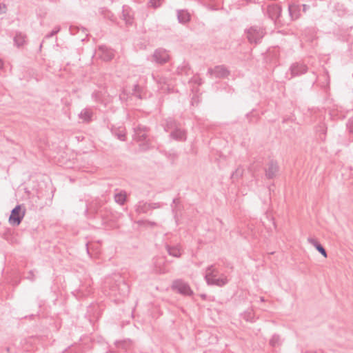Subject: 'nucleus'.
<instances>
[{
    "label": "nucleus",
    "mask_w": 353,
    "mask_h": 353,
    "mask_svg": "<svg viewBox=\"0 0 353 353\" xmlns=\"http://www.w3.org/2000/svg\"><path fill=\"white\" fill-rule=\"evenodd\" d=\"M179 203H180V201L179 199L175 198L173 199L172 204L171 205V207L172 209V212L174 213H176V211L178 210V205H179Z\"/></svg>",
    "instance_id": "nucleus-31"
},
{
    "label": "nucleus",
    "mask_w": 353,
    "mask_h": 353,
    "mask_svg": "<svg viewBox=\"0 0 353 353\" xmlns=\"http://www.w3.org/2000/svg\"><path fill=\"white\" fill-rule=\"evenodd\" d=\"M279 170V166L277 161L271 160L268 163L267 168L265 169V176L268 179H272L276 177Z\"/></svg>",
    "instance_id": "nucleus-7"
},
{
    "label": "nucleus",
    "mask_w": 353,
    "mask_h": 353,
    "mask_svg": "<svg viewBox=\"0 0 353 353\" xmlns=\"http://www.w3.org/2000/svg\"><path fill=\"white\" fill-rule=\"evenodd\" d=\"M150 224L151 225H156V223H154V222H150Z\"/></svg>",
    "instance_id": "nucleus-45"
},
{
    "label": "nucleus",
    "mask_w": 353,
    "mask_h": 353,
    "mask_svg": "<svg viewBox=\"0 0 353 353\" xmlns=\"http://www.w3.org/2000/svg\"><path fill=\"white\" fill-rule=\"evenodd\" d=\"M26 34L21 32H16L13 39L14 45L18 48L23 46L26 43Z\"/></svg>",
    "instance_id": "nucleus-17"
},
{
    "label": "nucleus",
    "mask_w": 353,
    "mask_h": 353,
    "mask_svg": "<svg viewBox=\"0 0 353 353\" xmlns=\"http://www.w3.org/2000/svg\"><path fill=\"white\" fill-rule=\"evenodd\" d=\"M110 290L113 295L119 294L125 296L129 292V286L124 279L119 276L117 279H115L114 283L110 285Z\"/></svg>",
    "instance_id": "nucleus-3"
},
{
    "label": "nucleus",
    "mask_w": 353,
    "mask_h": 353,
    "mask_svg": "<svg viewBox=\"0 0 353 353\" xmlns=\"http://www.w3.org/2000/svg\"><path fill=\"white\" fill-rule=\"evenodd\" d=\"M169 59L170 56L167 50L161 48L156 49L152 57V61L160 65L165 64Z\"/></svg>",
    "instance_id": "nucleus-6"
},
{
    "label": "nucleus",
    "mask_w": 353,
    "mask_h": 353,
    "mask_svg": "<svg viewBox=\"0 0 353 353\" xmlns=\"http://www.w3.org/2000/svg\"><path fill=\"white\" fill-rule=\"evenodd\" d=\"M149 204L150 210L160 208L163 205L162 203H149Z\"/></svg>",
    "instance_id": "nucleus-38"
},
{
    "label": "nucleus",
    "mask_w": 353,
    "mask_h": 353,
    "mask_svg": "<svg viewBox=\"0 0 353 353\" xmlns=\"http://www.w3.org/2000/svg\"><path fill=\"white\" fill-rule=\"evenodd\" d=\"M127 194L125 191L121 190L114 194V201L117 203L123 205L125 203Z\"/></svg>",
    "instance_id": "nucleus-26"
},
{
    "label": "nucleus",
    "mask_w": 353,
    "mask_h": 353,
    "mask_svg": "<svg viewBox=\"0 0 353 353\" xmlns=\"http://www.w3.org/2000/svg\"><path fill=\"white\" fill-rule=\"evenodd\" d=\"M166 250L168 251L169 255L179 258L181 255V248L179 245H165Z\"/></svg>",
    "instance_id": "nucleus-21"
},
{
    "label": "nucleus",
    "mask_w": 353,
    "mask_h": 353,
    "mask_svg": "<svg viewBox=\"0 0 353 353\" xmlns=\"http://www.w3.org/2000/svg\"><path fill=\"white\" fill-rule=\"evenodd\" d=\"M116 345L118 348L127 350L130 347L131 342L130 341H121L117 342Z\"/></svg>",
    "instance_id": "nucleus-29"
},
{
    "label": "nucleus",
    "mask_w": 353,
    "mask_h": 353,
    "mask_svg": "<svg viewBox=\"0 0 353 353\" xmlns=\"http://www.w3.org/2000/svg\"><path fill=\"white\" fill-rule=\"evenodd\" d=\"M243 174V170L241 168H237L232 174V178H238Z\"/></svg>",
    "instance_id": "nucleus-33"
},
{
    "label": "nucleus",
    "mask_w": 353,
    "mask_h": 353,
    "mask_svg": "<svg viewBox=\"0 0 353 353\" xmlns=\"http://www.w3.org/2000/svg\"><path fill=\"white\" fill-rule=\"evenodd\" d=\"M261 301H264V299L263 297L261 298Z\"/></svg>",
    "instance_id": "nucleus-48"
},
{
    "label": "nucleus",
    "mask_w": 353,
    "mask_h": 353,
    "mask_svg": "<svg viewBox=\"0 0 353 353\" xmlns=\"http://www.w3.org/2000/svg\"><path fill=\"white\" fill-rule=\"evenodd\" d=\"M81 292H82V290H79V291L77 293H78V294H79V293H81Z\"/></svg>",
    "instance_id": "nucleus-47"
},
{
    "label": "nucleus",
    "mask_w": 353,
    "mask_h": 353,
    "mask_svg": "<svg viewBox=\"0 0 353 353\" xmlns=\"http://www.w3.org/2000/svg\"><path fill=\"white\" fill-rule=\"evenodd\" d=\"M6 6L4 3H0V14L6 13Z\"/></svg>",
    "instance_id": "nucleus-39"
},
{
    "label": "nucleus",
    "mask_w": 353,
    "mask_h": 353,
    "mask_svg": "<svg viewBox=\"0 0 353 353\" xmlns=\"http://www.w3.org/2000/svg\"><path fill=\"white\" fill-rule=\"evenodd\" d=\"M3 61L0 59V69H1L3 68Z\"/></svg>",
    "instance_id": "nucleus-44"
},
{
    "label": "nucleus",
    "mask_w": 353,
    "mask_h": 353,
    "mask_svg": "<svg viewBox=\"0 0 353 353\" xmlns=\"http://www.w3.org/2000/svg\"><path fill=\"white\" fill-rule=\"evenodd\" d=\"M79 30V28H77V27H74V26H71L70 28V30L72 34H75L74 30Z\"/></svg>",
    "instance_id": "nucleus-41"
},
{
    "label": "nucleus",
    "mask_w": 353,
    "mask_h": 353,
    "mask_svg": "<svg viewBox=\"0 0 353 353\" xmlns=\"http://www.w3.org/2000/svg\"><path fill=\"white\" fill-rule=\"evenodd\" d=\"M347 128L350 134L353 135V117L348 119Z\"/></svg>",
    "instance_id": "nucleus-32"
},
{
    "label": "nucleus",
    "mask_w": 353,
    "mask_h": 353,
    "mask_svg": "<svg viewBox=\"0 0 353 353\" xmlns=\"http://www.w3.org/2000/svg\"><path fill=\"white\" fill-rule=\"evenodd\" d=\"M307 242L312 245L318 252H319L324 257H327V252L323 245L315 239L312 237L307 238Z\"/></svg>",
    "instance_id": "nucleus-19"
},
{
    "label": "nucleus",
    "mask_w": 353,
    "mask_h": 353,
    "mask_svg": "<svg viewBox=\"0 0 353 353\" xmlns=\"http://www.w3.org/2000/svg\"><path fill=\"white\" fill-rule=\"evenodd\" d=\"M133 139L137 142H143L139 144L141 151H147L151 148V142L148 136L150 128L145 125L139 124L134 127Z\"/></svg>",
    "instance_id": "nucleus-1"
},
{
    "label": "nucleus",
    "mask_w": 353,
    "mask_h": 353,
    "mask_svg": "<svg viewBox=\"0 0 353 353\" xmlns=\"http://www.w3.org/2000/svg\"><path fill=\"white\" fill-rule=\"evenodd\" d=\"M292 77H296L303 74L307 71V66L303 63H294L290 66Z\"/></svg>",
    "instance_id": "nucleus-11"
},
{
    "label": "nucleus",
    "mask_w": 353,
    "mask_h": 353,
    "mask_svg": "<svg viewBox=\"0 0 353 353\" xmlns=\"http://www.w3.org/2000/svg\"><path fill=\"white\" fill-rule=\"evenodd\" d=\"M26 210H22L21 205H17L14 208L9 217V223L11 225L18 226L25 216Z\"/></svg>",
    "instance_id": "nucleus-4"
},
{
    "label": "nucleus",
    "mask_w": 353,
    "mask_h": 353,
    "mask_svg": "<svg viewBox=\"0 0 353 353\" xmlns=\"http://www.w3.org/2000/svg\"><path fill=\"white\" fill-rule=\"evenodd\" d=\"M141 87L138 84H135L134 85L133 92L132 94L135 97H138L139 99H141Z\"/></svg>",
    "instance_id": "nucleus-30"
},
{
    "label": "nucleus",
    "mask_w": 353,
    "mask_h": 353,
    "mask_svg": "<svg viewBox=\"0 0 353 353\" xmlns=\"http://www.w3.org/2000/svg\"><path fill=\"white\" fill-rule=\"evenodd\" d=\"M152 77L159 84V90H161L163 92H169L170 88L168 85V79L165 77L159 75L155 76L154 74L152 75Z\"/></svg>",
    "instance_id": "nucleus-12"
},
{
    "label": "nucleus",
    "mask_w": 353,
    "mask_h": 353,
    "mask_svg": "<svg viewBox=\"0 0 353 353\" xmlns=\"http://www.w3.org/2000/svg\"><path fill=\"white\" fill-rule=\"evenodd\" d=\"M170 137L175 141L183 142L187 139V132L179 125L171 131Z\"/></svg>",
    "instance_id": "nucleus-9"
},
{
    "label": "nucleus",
    "mask_w": 353,
    "mask_h": 353,
    "mask_svg": "<svg viewBox=\"0 0 353 353\" xmlns=\"http://www.w3.org/2000/svg\"><path fill=\"white\" fill-rule=\"evenodd\" d=\"M172 288L179 293L185 296H191L193 294L189 284L181 279H176L174 281L172 285Z\"/></svg>",
    "instance_id": "nucleus-5"
},
{
    "label": "nucleus",
    "mask_w": 353,
    "mask_h": 353,
    "mask_svg": "<svg viewBox=\"0 0 353 353\" xmlns=\"http://www.w3.org/2000/svg\"><path fill=\"white\" fill-rule=\"evenodd\" d=\"M163 1V0H150V3L152 7L158 8L161 5Z\"/></svg>",
    "instance_id": "nucleus-35"
},
{
    "label": "nucleus",
    "mask_w": 353,
    "mask_h": 353,
    "mask_svg": "<svg viewBox=\"0 0 353 353\" xmlns=\"http://www.w3.org/2000/svg\"><path fill=\"white\" fill-rule=\"evenodd\" d=\"M193 81L198 85H201L203 83V81L199 77H194L193 78Z\"/></svg>",
    "instance_id": "nucleus-40"
},
{
    "label": "nucleus",
    "mask_w": 353,
    "mask_h": 353,
    "mask_svg": "<svg viewBox=\"0 0 353 353\" xmlns=\"http://www.w3.org/2000/svg\"><path fill=\"white\" fill-rule=\"evenodd\" d=\"M281 337L279 334H274L270 340V345L274 347L281 345Z\"/></svg>",
    "instance_id": "nucleus-28"
},
{
    "label": "nucleus",
    "mask_w": 353,
    "mask_h": 353,
    "mask_svg": "<svg viewBox=\"0 0 353 353\" xmlns=\"http://www.w3.org/2000/svg\"><path fill=\"white\" fill-rule=\"evenodd\" d=\"M190 67L189 63L183 61L180 65L177 67L176 72L179 74L181 75H189L190 74Z\"/></svg>",
    "instance_id": "nucleus-24"
},
{
    "label": "nucleus",
    "mask_w": 353,
    "mask_h": 353,
    "mask_svg": "<svg viewBox=\"0 0 353 353\" xmlns=\"http://www.w3.org/2000/svg\"><path fill=\"white\" fill-rule=\"evenodd\" d=\"M99 53L100 58L105 61H109L114 57L113 50L108 48L105 46H100L99 47Z\"/></svg>",
    "instance_id": "nucleus-10"
},
{
    "label": "nucleus",
    "mask_w": 353,
    "mask_h": 353,
    "mask_svg": "<svg viewBox=\"0 0 353 353\" xmlns=\"http://www.w3.org/2000/svg\"><path fill=\"white\" fill-rule=\"evenodd\" d=\"M26 279L30 280V281L33 282L36 279V276L34 274L33 270L29 271L28 276L26 277Z\"/></svg>",
    "instance_id": "nucleus-37"
},
{
    "label": "nucleus",
    "mask_w": 353,
    "mask_h": 353,
    "mask_svg": "<svg viewBox=\"0 0 353 353\" xmlns=\"http://www.w3.org/2000/svg\"><path fill=\"white\" fill-rule=\"evenodd\" d=\"M320 130H319V132H321V134H320V138L322 140L325 139V134H326V128H325L324 125L319 126Z\"/></svg>",
    "instance_id": "nucleus-36"
},
{
    "label": "nucleus",
    "mask_w": 353,
    "mask_h": 353,
    "mask_svg": "<svg viewBox=\"0 0 353 353\" xmlns=\"http://www.w3.org/2000/svg\"><path fill=\"white\" fill-rule=\"evenodd\" d=\"M228 282V280L226 276L222 275L221 277L212 278L208 281L206 283L209 285H216L219 287H222L226 285Z\"/></svg>",
    "instance_id": "nucleus-15"
},
{
    "label": "nucleus",
    "mask_w": 353,
    "mask_h": 353,
    "mask_svg": "<svg viewBox=\"0 0 353 353\" xmlns=\"http://www.w3.org/2000/svg\"><path fill=\"white\" fill-rule=\"evenodd\" d=\"M90 293V291H88V292L87 293H85V294H83V293H82V294H80L79 296H85L88 295Z\"/></svg>",
    "instance_id": "nucleus-43"
},
{
    "label": "nucleus",
    "mask_w": 353,
    "mask_h": 353,
    "mask_svg": "<svg viewBox=\"0 0 353 353\" xmlns=\"http://www.w3.org/2000/svg\"><path fill=\"white\" fill-rule=\"evenodd\" d=\"M59 31H60V28L59 27H57L53 30H52L50 33L46 34L45 37L46 39H49L50 37H52L53 36L57 34Z\"/></svg>",
    "instance_id": "nucleus-34"
},
{
    "label": "nucleus",
    "mask_w": 353,
    "mask_h": 353,
    "mask_svg": "<svg viewBox=\"0 0 353 353\" xmlns=\"http://www.w3.org/2000/svg\"><path fill=\"white\" fill-rule=\"evenodd\" d=\"M165 259L161 257L154 259V265L156 271L160 274H165L168 272V269L163 265Z\"/></svg>",
    "instance_id": "nucleus-16"
},
{
    "label": "nucleus",
    "mask_w": 353,
    "mask_h": 353,
    "mask_svg": "<svg viewBox=\"0 0 353 353\" xmlns=\"http://www.w3.org/2000/svg\"><path fill=\"white\" fill-rule=\"evenodd\" d=\"M208 74L216 78H224L229 75L230 72L224 65H216L214 68H209Z\"/></svg>",
    "instance_id": "nucleus-8"
},
{
    "label": "nucleus",
    "mask_w": 353,
    "mask_h": 353,
    "mask_svg": "<svg viewBox=\"0 0 353 353\" xmlns=\"http://www.w3.org/2000/svg\"><path fill=\"white\" fill-rule=\"evenodd\" d=\"M219 275V270L214 267V265H211L206 268V273L205 275V281H208L212 278H216Z\"/></svg>",
    "instance_id": "nucleus-20"
},
{
    "label": "nucleus",
    "mask_w": 353,
    "mask_h": 353,
    "mask_svg": "<svg viewBox=\"0 0 353 353\" xmlns=\"http://www.w3.org/2000/svg\"><path fill=\"white\" fill-rule=\"evenodd\" d=\"M111 132L119 140L122 141H125V139H126V130H125V127H123V126H119L118 128L112 127L111 128Z\"/></svg>",
    "instance_id": "nucleus-14"
},
{
    "label": "nucleus",
    "mask_w": 353,
    "mask_h": 353,
    "mask_svg": "<svg viewBox=\"0 0 353 353\" xmlns=\"http://www.w3.org/2000/svg\"><path fill=\"white\" fill-rule=\"evenodd\" d=\"M81 30H82V32H85V31H86L85 28H81Z\"/></svg>",
    "instance_id": "nucleus-46"
},
{
    "label": "nucleus",
    "mask_w": 353,
    "mask_h": 353,
    "mask_svg": "<svg viewBox=\"0 0 353 353\" xmlns=\"http://www.w3.org/2000/svg\"><path fill=\"white\" fill-rule=\"evenodd\" d=\"M122 19L125 21L127 25H132L133 23V17L131 14V10L128 7H123Z\"/></svg>",
    "instance_id": "nucleus-23"
},
{
    "label": "nucleus",
    "mask_w": 353,
    "mask_h": 353,
    "mask_svg": "<svg viewBox=\"0 0 353 353\" xmlns=\"http://www.w3.org/2000/svg\"><path fill=\"white\" fill-rule=\"evenodd\" d=\"M93 112L90 108L83 109L79 114V117L83 122L89 123L92 120Z\"/></svg>",
    "instance_id": "nucleus-18"
},
{
    "label": "nucleus",
    "mask_w": 353,
    "mask_h": 353,
    "mask_svg": "<svg viewBox=\"0 0 353 353\" xmlns=\"http://www.w3.org/2000/svg\"><path fill=\"white\" fill-rule=\"evenodd\" d=\"M290 15L293 20H296L300 17V10L298 6L295 5L289 6Z\"/></svg>",
    "instance_id": "nucleus-27"
},
{
    "label": "nucleus",
    "mask_w": 353,
    "mask_h": 353,
    "mask_svg": "<svg viewBox=\"0 0 353 353\" xmlns=\"http://www.w3.org/2000/svg\"><path fill=\"white\" fill-rule=\"evenodd\" d=\"M302 6H303V12H306L307 10V9L309 8V6L305 5V4H303Z\"/></svg>",
    "instance_id": "nucleus-42"
},
{
    "label": "nucleus",
    "mask_w": 353,
    "mask_h": 353,
    "mask_svg": "<svg viewBox=\"0 0 353 353\" xmlns=\"http://www.w3.org/2000/svg\"><path fill=\"white\" fill-rule=\"evenodd\" d=\"M177 18L179 23L185 24L190 20V15L187 11L178 10Z\"/></svg>",
    "instance_id": "nucleus-25"
},
{
    "label": "nucleus",
    "mask_w": 353,
    "mask_h": 353,
    "mask_svg": "<svg viewBox=\"0 0 353 353\" xmlns=\"http://www.w3.org/2000/svg\"><path fill=\"white\" fill-rule=\"evenodd\" d=\"M150 210V204L144 201H140L135 206V211L138 214L147 213Z\"/></svg>",
    "instance_id": "nucleus-22"
},
{
    "label": "nucleus",
    "mask_w": 353,
    "mask_h": 353,
    "mask_svg": "<svg viewBox=\"0 0 353 353\" xmlns=\"http://www.w3.org/2000/svg\"><path fill=\"white\" fill-rule=\"evenodd\" d=\"M163 125L164 130L168 132L176 128L178 126L181 125V123L174 118L168 117L164 120Z\"/></svg>",
    "instance_id": "nucleus-13"
},
{
    "label": "nucleus",
    "mask_w": 353,
    "mask_h": 353,
    "mask_svg": "<svg viewBox=\"0 0 353 353\" xmlns=\"http://www.w3.org/2000/svg\"><path fill=\"white\" fill-rule=\"evenodd\" d=\"M246 38L250 43H259L264 37L265 30L259 26H252L245 30Z\"/></svg>",
    "instance_id": "nucleus-2"
}]
</instances>
